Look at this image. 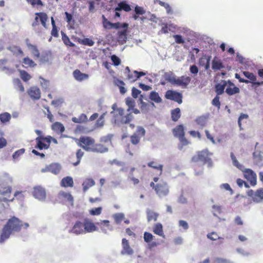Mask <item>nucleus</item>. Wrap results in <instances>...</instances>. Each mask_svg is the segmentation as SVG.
Masks as SVG:
<instances>
[{"instance_id":"nucleus-27","label":"nucleus","mask_w":263,"mask_h":263,"mask_svg":"<svg viewBox=\"0 0 263 263\" xmlns=\"http://www.w3.org/2000/svg\"><path fill=\"white\" fill-rule=\"evenodd\" d=\"M61 186L64 187H72L74 185L73 179L71 177H64L60 182Z\"/></svg>"},{"instance_id":"nucleus-44","label":"nucleus","mask_w":263,"mask_h":263,"mask_svg":"<svg viewBox=\"0 0 263 263\" xmlns=\"http://www.w3.org/2000/svg\"><path fill=\"white\" fill-rule=\"evenodd\" d=\"M13 82L15 88L17 90H19L21 92H23L25 91L24 87L19 79H14L13 81Z\"/></svg>"},{"instance_id":"nucleus-29","label":"nucleus","mask_w":263,"mask_h":263,"mask_svg":"<svg viewBox=\"0 0 263 263\" xmlns=\"http://www.w3.org/2000/svg\"><path fill=\"white\" fill-rule=\"evenodd\" d=\"M224 67L222 62L215 57L212 62V68L215 70H219Z\"/></svg>"},{"instance_id":"nucleus-34","label":"nucleus","mask_w":263,"mask_h":263,"mask_svg":"<svg viewBox=\"0 0 263 263\" xmlns=\"http://www.w3.org/2000/svg\"><path fill=\"white\" fill-rule=\"evenodd\" d=\"M124 74L126 77V79L130 82H134L136 81V74L134 73V71L131 72L128 66L126 67L125 69Z\"/></svg>"},{"instance_id":"nucleus-26","label":"nucleus","mask_w":263,"mask_h":263,"mask_svg":"<svg viewBox=\"0 0 263 263\" xmlns=\"http://www.w3.org/2000/svg\"><path fill=\"white\" fill-rule=\"evenodd\" d=\"M108 147H107V145L102 143L96 144L95 142L92 149V152L97 153H104L108 152Z\"/></svg>"},{"instance_id":"nucleus-63","label":"nucleus","mask_w":263,"mask_h":263,"mask_svg":"<svg viewBox=\"0 0 263 263\" xmlns=\"http://www.w3.org/2000/svg\"><path fill=\"white\" fill-rule=\"evenodd\" d=\"M154 236L148 232H145L144 233V240L146 242H149L153 239Z\"/></svg>"},{"instance_id":"nucleus-39","label":"nucleus","mask_w":263,"mask_h":263,"mask_svg":"<svg viewBox=\"0 0 263 263\" xmlns=\"http://www.w3.org/2000/svg\"><path fill=\"white\" fill-rule=\"evenodd\" d=\"M61 35L62 40L66 46L69 47L75 46V44L70 41L69 37L63 31H61Z\"/></svg>"},{"instance_id":"nucleus-32","label":"nucleus","mask_w":263,"mask_h":263,"mask_svg":"<svg viewBox=\"0 0 263 263\" xmlns=\"http://www.w3.org/2000/svg\"><path fill=\"white\" fill-rule=\"evenodd\" d=\"M227 85L226 81H222L220 83H218L215 85V91L217 95H222L224 92V89Z\"/></svg>"},{"instance_id":"nucleus-42","label":"nucleus","mask_w":263,"mask_h":263,"mask_svg":"<svg viewBox=\"0 0 263 263\" xmlns=\"http://www.w3.org/2000/svg\"><path fill=\"white\" fill-rule=\"evenodd\" d=\"M195 122L198 125L202 128L206 124L207 118L204 116H199L196 119Z\"/></svg>"},{"instance_id":"nucleus-6","label":"nucleus","mask_w":263,"mask_h":263,"mask_svg":"<svg viewBox=\"0 0 263 263\" xmlns=\"http://www.w3.org/2000/svg\"><path fill=\"white\" fill-rule=\"evenodd\" d=\"M212 155L207 148L203 149L197 152L196 154L193 156L192 158V162L196 163L198 162H202L203 164L211 161L210 157Z\"/></svg>"},{"instance_id":"nucleus-12","label":"nucleus","mask_w":263,"mask_h":263,"mask_svg":"<svg viewBox=\"0 0 263 263\" xmlns=\"http://www.w3.org/2000/svg\"><path fill=\"white\" fill-rule=\"evenodd\" d=\"M248 195L252 197L253 200L256 202H260L263 200V189H259L255 192L251 190Z\"/></svg>"},{"instance_id":"nucleus-36","label":"nucleus","mask_w":263,"mask_h":263,"mask_svg":"<svg viewBox=\"0 0 263 263\" xmlns=\"http://www.w3.org/2000/svg\"><path fill=\"white\" fill-rule=\"evenodd\" d=\"M95 184V182L92 179H86L82 183L83 191L86 192L89 188L93 186Z\"/></svg>"},{"instance_id":"nucleus-51","label":"nucleus","mask_w":263,"mask_h":263,"mask_svg":"<svg viewBox=\"0 0 263 263\" xmlns=\"http://www.w3.org/2000/svg\"><path fill=\"white\" fill-rule=\"evenodd\" d=\"M65 15L66 16V22H67L68 24L70 26V28H72L74 24V20L73 19L72 15L68 12H65Z\"/></svg>"},{"instance_id":"nucleus-13","label":"nucleus","mask_w":263,"mask_h":263,"mask_svg":"<svg viewBox=\"0 0 263 263\" xmlns=\"http://www.w3.org/2000/svg\"><path fill=\"white\" fill-rule=\"evenodd\" d=\"M83 224L85 233L92 232L97 230V227L90 219L85 218Z\"/></svg>"},{"instance_id":"nucleus-5","label":"nucleus","mask_w":263,"mask_h":263,"mask_svg":"<svg viewBox=\"0 0 263 263\" xmlns=\"http://www.w3.org/2000/svg\"><path fill=\"white\" fill-rule=\"evenodd\" d=\"M150 186L155 190L156 194L159 197L166 196L169 193V187L165 182L162 181L156 184L154 182H151Z\"/></svg>"},{"instance_id":"nucleus-47","label":"nucleus","mask_w":263,"mask_h":263,"mask_svg":"<svg viewBox=\"0 0 263 263\" xmlns=\"http://www.w3.org/2000/svg\"><path fill=\"white\" fill-rule=\"evenodd\" d=\"M111 138L112 135H111L102 137L100 139V142L107 145V147H108V146L111 144Z\"/></svg>"},{"instance_id":"nucleus-50","label":"nucleus","mask_w":263,"mask_h":263,"mask_svg":"<svg viewBox=\"0 0 263 263\" xmlns=\"http://www.w3.org/2000/svg\"><path fill=\"white\" fill-rule=\"evenodd\" d=\"M125 103L128 106L127 111L129 112L132 109H134L135 106V101L131 98L128 97L126 99Z\"/></svg>"},{"instance_id":"nucleus-38","label":"nucleus","mask_w":263,"mask_h":263,"mask_svg":"<svg viewBox=\"0 0 263 263\" xmlns=\"http://www.w3.org/2000/svg\"><path fill=\"white\" fill-rule=\"evenodd\" d=\"M52 129L58 133H63L65 130L64 125L59 122H56L52 124Z\"/></svg>"},{"instance_id":"nucleus-8","label":"nucleus","mask_w":263,"mask_h":263,"mask_svg":"<svg viewBox=\"0 0 263 263\" xmlns=\"http://www.w3.org/2000/svg\"><path fill=\"white\" fill-rule=\"evenodd\" d=\"M79 145L84 149L92 152L95 140L90 137H81L79 140Z\"/></svg>"},{"instance_id":"nucleus-4","label":"nucleus","mask_w":263,"mask_h":263,"mask_svg":"<svg viewBox=\"0 0 263 263\" xmlns=\"http://www.w3.org/2000/svg\"><path fill=\"white\" fill-rule=\"evenodd\" d=\"M6 225H7L12 232H20L23 227H24L25 229H27L29 227L28 223L25 222L23 223L22 221L15 216L10 218L7 222Z\"/></svg>"},{"instance_id":"nucleus-33","label":"nucleus","mask_w":263,"mask_h":263,"mask_svg":"<svg viewBox=\"0 0 263 263\" xmlns=\"http://www.w3.org/2000/svg\"><path fill=\"white\" fill-rule=\"evenodd\" d=\"M115 10L116 11L124 10L126 12H129L131 10V8L130 6L125 2H121L118 4V7L115 9Z\"/></svg>"},{"instance_id":"nucleus-60","label":"nucleus","mask_w":263,"mask_h":263,"mask_svg":"<svg viewBox=\"0 0 263 263\" xmlns=\"http://www.w3.org/2000/svg\"><path fill=\"white\" fill-rule=\"evenodd\" d=\"M249 118V116L247 114L241 113L238 118V124L239 126L240 129H242L241 127V121L243 119H248Z\"/></svg>"},{"instance_id":"nucleus-48","label":"nucleus","mask_w":263,"mask_h":263,"mask_svg":"<svg viewBox=\"0 0 263 263\" xmlns=\"http://www.w3.org/2000/svg\"><path fill=\"white\" fill-rule=\"evenodd\" d=\"M112 217L116 223L119 224L124 219V214L122 213H117L112 215Z\"/></svg>"},{"instance_id":"nucleus-52","label":"nucleus","mask_w":263,"mask_h":263,"mask_svg":"<svg viewBox=\"0 0 263 263\" xmlns=\"http://www.w3.org/2000/svg\"><path fill=\"white\" fill-rule=\"evenodd\" d=\"M139 101L141 103L140 108L142 112H146L148 109V104L143 101V96L141 95L139 98Z\"/></svg>"},{"instance_id":"nucleus-40","label":"nucleus","mask_w":263,"mask_h":263,"mask_svg":"<svg viewBox=\"0 0 263 263\" xmlns=\"http://www.w3.org/2000/svg\"><path fill=\"white\" fill-rule=\"evenodd\" d=\"M114 83L116 85L119 87L120 92L121 94L123 95L125 93L127 90L124 87L125 83L123 81L117 79L114 81Z\"/></svg>"},{"instance_id":"nucleus-10","label":"nucleus","mask_w":263,"mask_h":263,"mask_svg":"<svg viewBox=\"0 0 263 263\" xmlns=\"http://www.w3.org/2000/svg\"><path fill=\"white\" fill-rule=\"evenodd\" d=\"M165 97L166 99L174 101L179 104L182 102V96L180 92L168 90L165 92Z\"/></svg>"},{"instance_id":"nucleus-31","label":"nucleus","mask_w":263,"mask_h":263,"mask_svg":"<svg viewBox=\"0 0 263 263\" xmlns=\"http://www.w3.org/2000/svg\"><path fill=\"white\" fill-rule=\"evenodd\" d=\"M146 216L148 222L151 221H156L159 216V214L153 210L148 209L146 211Z\"/></svg>"},{"instance_id":"nucleus-53","label":"nucleus","mask_w":263,"mask_h":263,"mask_svg":"<svg viewBox=\"0 0 263 263\" xmlns=\"http://www.w3.org/2000/svg\"><path fill=\"white\" fill-rule=\"evenodd\" d=\"M84 153L81 151V149H79L77 151L76 153V157L77 159V161L76 162L71 161V163L74 166H77L80 163L81 159Z\"/></svg>"},{"instance_id":"nucleus-59","label":"nucleus","mask_w":263,"mask_h":263,"mask_svg":"<svg viewBox=\"0 0 263 263\" xmlns=\"http://www.w3.org/2000/svg\"><path fill=\"white\" fill-rule=\"evenodd\" d=\"M79 43L83 45H88L89 46H91L94 44V42L89 38H85L82 40L81 41H79Z\"/></svg>"},{"instance_id":"nucleus-3","label":"nucleus","mask_w":263,"mask_h":263,"mask_svg":"<svg viewBox=\"0 0 263 263\" xmlns=\"http://www.w3.org/2000/svg\"><path fill=\"white\" fill-rule=\"evenodd\" d=\"M172 132L174 136L179 140L180 144L179 145V148L180 149L190 143V142L185 137L184 128L182 125H177L173 129Z\"/></svg>"},{"instance_id":"nucleus-54","label":"nucleus","mask_w":263,"mask_h":263,"mask_svg":"<svg viewBox=\"0 0 263 263\" xmlns=\"http://www.w3.org/2000/svg\"><path fill=\"white\" fill-rule=\"evenodd\" d=\"M211 60V56H209L206 59L205 63L203 62V59L201 58L199 60V63L201 65L204 66L205 70H208L210 68V62Z\"/></svg>"},{"instance_id":"nucleus-30","label":"nucleus","mask_w":263,"mask_h":263,"mask_svg":"<svg viewBox=\"0 0 263 263\" xmlns=\"http://www.w3.org/2000/svg\"><path fill=\"white\" fill-rule=\"evenodd\" d=\"M147 166L149 167L156 170L159 175H161L162 173L163 165L158 163L157 161H152L147 163Z\"/></svg>"},{"instance_id":"nucleus-20","label":"nucleus","mask_w":263,"mask_h":263,"mask_svg":"<svg viewBox=\"0 0 263 263\" xmlns=\"http://www.w3.org/2000/svg\"><path fill=\"white\" fill-rule=\"evenodd\" d=\"M29 97L34 100H37L41 98V91L37 86H32L28 90Z\"/></svg>"},{"instance_id":"nucleus-46","label":"nucleus","mask_w":263,"mask_h":263,"mask_svg":"<svg viewBox=\"0 0 263 263\" xmlns=\"http://www.w3.org/2000/svg\"><path fill=\"white\" fill-rule=\"evenodd\" d=\"M20 76L21 79L25 82H28L31 78V76L25 70H20Z\"/></svg>"},{"instance_id":"nucleus-28","label":"nucleus","mask_w":263,"mask_h":263,"mask_svg":"<svg viewBox=\"0 0 263 263\" xmlns=\"http://www.w3.org/2000/svg\"><path fill=\"white\" fill-rule=\"evenodd\" d=\"M73 76L74 79L79 82L87 79L89 77L88 74L81 72L79 69H76L73 72Z\"/></svg>"},{"instance_id":"nucleus-57","label":"nucleus","mask_w":263,"mask_h":263,"mask_svg":"<svg viewBox=\"0 0 263 263\" xmlns=\"http://www.w3.org/2000/svg\"><path fill=\"white\" fill-rule=\"evenodd\" d=\"M207 237L212 240H216L221 238L217 233L214 232L208 234Z\"/></svg>"},{"instance_id":"nucleus-62","label":"nucleus","mask_w":263,"mask_h":263,"mask_svg":"<svg viewBox=\"0 0 263 263\" xmlns=\"http://www.w3.org/2000/svg\"><path fill=\"white\" fill-rule=\"evenodd\" d=\"M12 191V188L11 186H7L4 187L2 191H0V194L2 195H10Z\"/></svg>"},{"instance_id":"nucleus-55","label":"nucleus","mask_w":263,"mask_h":263,"mask_svg":"<svg viewBox=\"0 0 263 263\" xmlns=\"http://www.w3.org/2000/svg\"><path fill=\"white\" fill-rule=\"evenodd\" d=\"M102 24L104 28L110 29L112 27V23L108 21L104 15H102Z\"/></svg>"},{"instance_id":"nucleus-11","label":"nucleus","mask_w":263,"mask_h":263,"mask_svg":"<svg viewBox=\"0 0 263 263\" xmlns=\"http://www.w3.org/2000/svg\"><path fill=\"white\" fill-rule=\"evenodd\" d=\"M32 195L35 198L39 200H44L46 196L45 189L40 186H35L33 188Z\"/></svg>"},{"instance_id":"nucleus-56","label":"nucleus","mask_w":263,"mask_h":263,"mask_svg":"<svg viewBox=\"0 0 263 263\" xmlns=\"http://www.w3.org/2000/svg\"><path fill=\"white\" fill-rule=\"evenodd\" d=\"M102 211V207L95 208L89 211V214L91 215H99Z\"/></svg>"},{"instance_id":"nucleus-7","label":"nucleus","mask_w":263,"mask_h":263,"mask_svg":"<svg viewBox=\"0 0 263 263\" xmlns=\"http://www.w3.org/2000/svg\"><path fill=\"white\" fill-rule=\"evenodd\" d=\"M51 136L46 137H37L35 138L36 145L35 148L39 150L47 149L50 145Z\"/></svg>"},{"instance_id":"nucleus-43","label":"nucleus","mask_w":263,"mask_h":263,"mask_svg":"<svg viewBox=\"0 0 263 263\" xmlns=\"http://www.w3.org/2000/svg\"><path fill=\"white\" fill-rule=\"evenodd\" d=\"M149 99L157 103H159L162 102V99L159 96V93L155 91H153L150 93Z\"/></svg>"},{"instance_id":"nucleus-17","label":"nucleus","mask_w":263,"mask_h":263,"mask_svg":"<svg viewBox=\"0 0 263 263\" xmlns=\"http://www.w3.org/2000/svg\"><path fill=\"white\" fill-rule=\"evenodd\" d=\"M52 54L49 51H44L40 54V57L36 58L39 59V63L40 65L48 64L51 59Z\"/></svg>"},{"instance_id":"nucleus-41","label":"nucleus","mask_w":263,"mask_h":263,"mask_svg":"<svg viewBox=\"0 0 263 263\" xmlns=\"http://www.w3.org/2000/svg\"><path fill=\"white\" fill-rule=\"evenodd\" d=\"M181 117L180 109L179 108H176L171 111V118L173 121L176 122Z\"/></svg>"},{"instance_id":"nucleus-1","label":"nucleus","mask_w":263,"mask_h":263,"mask_svg":"<svg viewBox=\"0 0 263 263\" xmlns=\"http://www.w3.org/2000/svg\"><path fill=\"white\" fill-rule=\"evenodd\" d=\"M231 157L233 165L243 172L244 177L252 185H255L256 184V174L251 169L245 168L244 166L237 161L233 153L231 154Z\"/></svg>"},{"instance_id":"nucleus-37","label":"nucleus","mask_w":263,"mask_h":263,"mask_svg":"<svg viewBox=\"0 0 263 263\" xmlns=\"http://www.w3.org/2000/svg\"><path fill=\"white\" fill-rule=\"evenodd\" d=\"M23 64L25 68L34 67L37 65V64L29 57H26L23 59Z\"/></svg>"},{"instance_id":"nucleus-19","label":"nucleus","mask_w":263,"mask_h":263,"mask_svg":"<svg viewBox=\"0 0 263 263\" xmlns=\"http://www.w3.org/2000/svg\"><path fill=\"white\" fill-rule=\"evenodd\" d=\"M69 232L77 235L85 233L83 222L77 221L72 228L69 230Z\"/></svg>"},{"instance_id":"nucleus-61","label":"nucleus","mask_w":263,"mask_h":263,"mask_svg":"<svg viewBox=\"0 0 263 263\" xmlns=\"http://www.w3.org/2000/svg\"><path fill=\"white\" fill-rule=\"evenodd\" d=\"M164 78L166 81L170 82L171 84L174 85L175 80L176 78L175 76H173L170 74H165L164 76Z\"/></svg>"},{"instance_id":"nucleus-14","label":"nucleus","mask_w":263,"mask_h":263,"mask_svg":"<svg viewBox=\"0 0 263 263\" xmlns=\"http://www.w3.org/2000/svg\"><path fill=\"white\" fill-rule=\"evenodd\" d=\"M242 74L249 79V83H251L253 86H259L263 84V81H256V77L253 73L248 71H244L242 72Z\"/></svg>"},{"instance_id":"nucleus-25","label":"nucleus","mask_w":263,"mask_h":263,"mask_svg":"<svg viewBox=\"0 0 263 263\" xmlns=\"http://www.w3.org/2000/svg\"><path fill=\"white\" fill-rule=\"evenodd\" d=\"M61 170V166L57 163H53L48 166H46L44 169L42 170L43 172H49L55 175L59 174Z\"/></svg>"},{"instance_id":"nucleus-35","label":"nucleus","mask_w":263,"mask_h":263,"mask_svg":"<svg viewBox=\"0 0 263 263\" xmlns=\"http://www.w3.org/2000/svg\"><path fill=\"white\" fill-rule=\"evenodd\" d=\"M153 232L160 236L164 237L163 226L161 223H156L153 228Z\"/></svg>"},{"instance_id":"nucleus-49","label":"nucleus","mask_w":263,"mask_h":263,"mask_svg":"<svg viewBox=\"0 0 263 263\" xmlns=\"http://www.w3.org/2000/svg\"><path fill=\"white\" fill-rule=\"evenodd\" d=\"M8 49L14 54H18L23 55L24 52L21 48L17 46L12 45L8 47Z\"/></svg>"},{"instance_id":"nucleus-18","label":"nucleus","mask_w":263,"mask_h":263,"mask_svg":"<svg viewBox=\"0 0 263 263\" xmlns=\"http://www.w3.org/2000/svg\"><path fill=\"white\" fill-rule=\"evenodd\" d=\"M122 249L121 251L122 255H132L134 253L133 249L130 247L128 240L126 238L122 239Z\"/></svg>"},{"instance_id":"nucleus-21","label":"nucleus","mask_w":263,"mask_h":263,"mask_svg":"<svg viewBox=\"0 0 263 263\" xmlns=\"http://www.w3.org/2000/svg\"><path fill=\"white\" fill-rule=\"evenodd\" d=\"M227 87L226 89V92L229 96H232L236 93H238L240 91V89L238 87H236L235 84L228 81L227 82Z\"/></svg>"},{"instance_id":"nucleus-9","label":"nucleus","mask_w":263,"mask_h":263,"mask_svg":"<svg viewBox=\"0 0 263 263\" xmlns=\"http://www.w3.org/2000/svg\"><path fill=\"white\" fill-rule=\"evenodd\" d=\"M35 18L32 23V26L33 27L38 26L40 23L45 28H47V14L45 12H41L35 13Z\"/></svg>"},{"instance_id":"nucleus-22","label":"nucleus","mask_w":263,"mask_h":263,"mask_svg":"<svg viewBox=\"0 0 263 263\" xmlns=\"http://www.w3.org/2000/svg\"><path fill=\"white\" fill-rule=\"evenodd\" d=\"M58 198L63 202H67L72 205L73 204V198L69 193L60 192L58 194Z\"/></svg>"},{"instance_id":"nucleus-23","label":"nucleus","mask_w":263,"mask_h":263,"mask_svg":"<svg viewBox=\"0 0 263 263\" xmlns=\"http://www.w3.org/2000/svg\"><path fill=\"white\" fill-rule=\"evenodd\" d=\"M12 232V231L5 224L2 230L0 235V243H3L6 240L8 239Z\"/></svg>"},{"instance_id":"nucleus-2","label":"nucleus","mask_w":263,"mask_h":263,"mask_svg":"<svg viewBox=\"0 0 263 263\" xmlns=\"http://www.w3.org/2000/svg\"><path fill=\"white\" fill-rule=\"evenodd\" d=\"M115 107L116 104H114L112 107L114 111L111 112V114H114L113 120L115 124L117 125L126 124L129 123L132 120L133 116L132 112H129L124 116V110L123 108H116Z\"/></svg>"},{"instance_id":"nucleus-24","label":"nucleus","mask_w":263,"mask_h":263,"mask_svg":"<svg viewBox=\"0 0 263 263\" xmlns=\"http://www.w3.org/2000/svg\"><path fill=\"white\" fill-rule=\"evenodd\" d=\"M26 45L28 49L30 50L33 57L36 59L40 57V53L36 45H32L29 42V39L26 40Z\"/></svg>"},{"instance_id":"nucleus-58","label":"nucleus","mask_w":263,"mask_h":263,"mask_svg":"<svg viewBox=\"0 0 263 263\" xmlns=\"http://www.w3.org/2000/svg\"><path fill=\"white\" fill-rule=\"evenodd\" d=\"M140 138L141 137L137 134H134L130 137V141L133 144L136 145L139 142Z\"/></svg>"},{"instance_id":"nucleus-15","label":"nucleus","mask_w":263,"mask_h":263,"mask_svg":"<svg viewBox=\"0 0 263 263\" xmlns=\"http://www.w3.org/2000/svg\"><path fill=\"white\" fill-rule=\"evenodd\" d=\"M128 24L126 23L121 24L119 22L112 23V28H114L116 29H119L120 28H122L124 29L123 30L119 31L118 35L120 38H121L122 36L126 39V33L127 31Z\"/></svg>"},{"instance_id":"nucleus-64","label":"nucleus","mask_w":263,"mask_h":263,"mask_svg":"<svg viewBox=\"0 0 263 263\" xmlns=\"http://www.w3.org/2000/svg\"><path fill=\"white\" fill-rule=\"evenodd\" d=\"M111 60L114 65L116 66H119L121 64V60L120 58L116 55H111Z\"/></svg>"},{"instance_id":"nucleus-45","label":"nucleus","mask_w":263,"mask_h":263,"mask_svg":"<svg viewBox=\"0 0 263 263\" xmlns=\"http://www.w3.org/2000/svg\"><path fill=\"white\" fill-rule=\"evenodd\" d=\"M11 118V115L7 112H5L0 114V121L2 123L5 124L6 123L9 122Z\"/></svg>"},{"instance_id":"nucleus-16","label":"nucleus","mask_w":263,"mask_h":263,"mask_svg":"<svg viewBox=\"0 0 263 263\" xmlns=\"http://www.w3.org/2000/svg\"><path fill=\"white\" fill-rule=\"evenodd\" d=\"M191 81V79L190 77L182 76L180 78H176L174 85L185 88L190 84Z\"/></svg>"}]
</instances>
